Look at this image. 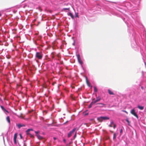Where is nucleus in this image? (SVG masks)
<instances>
[{
  "label": "nucleus",
  "instance_id": "2",
  "mask_svg": "<svg viewBox=\"0 0 146 146\" xmlns=\"http://www.w3.org/2000/svg\"><path fill=\"white\" fill-rule=\"evenodd\" d=\"M96 100L95 98H94L92 99V101L94 103V104L100 101L101 99V97L99 96L98 97H97V95H96Z\"/></svg>",
  "mask_w": 146,
  "mask_h": 146
},
{
  "label": "nucleus",
  "instance_id": "23",
  "mask_svg": "<svg viewBox=\"0 0 146 146\" xmlns=\"http://www.w3.org/2000/svg\"><path fill=\"white\" fill-rule=\"evenodd\" d=\"M68 10V11H70V8H64L62 9V11H64V10Z\"/></svg>",
  "mask_w": 146,
  "mask_h": 146
},
{
  "label": "nucleus",
  "instance_id": "38",
  "mask_svg": "<svg viewBox=\"0 0 146 146\" xmlns=\"http://www.w3.org/2000/svg\"><path fill=\"white\" fill-rule=\"evenodd\" d=\"M110 131L112 133H113V131Z\"/></svg>",
  "mask_w": 146,
  "mask_h": 146
},
{
  "label": "nucleus",
  "instance_id": "31",
  "mask_svg": "<svg viewBox=\"0 0 146 146\" xmlns=\"http://www.w3.org/2000/svg\"><path fill=\"white\" fill-rule=\"evenodd\" d=\"M123 131V130H122V129H121V130H120V133H121Z\"/></svg>",
  "mask_w": 146,
  "mask_h": 146
},
{
  "label": "nucleus",
  "instance_id": "3",
  "mask_svg": "<svg viewBox=\"0 0 146 146\" xmlns=\"http://www.w3.org/2000/svg\"><path fill=\"white\" fill-rule=\"evenodd\" d=\"M76 129V128H74L72 130L70 131V132L68 133V138L70 137L71 136L73 133L75 131Z\"/></svg>",
  "mask_w": 146,
  "mask_h": 146
},
{
  "label": "nucleus",
  "instance_id": "25",
  "mask_svg": "<svg viewBox=\"0 0 146 146\" xmlns=\"http://www.w3.org/2000/svg\"><path fill=\"white\" fill-rule=\"evenodd\" d=\"M35 133H36V135H38V134L39 133V131H35Z\"/></svg>",
  "mask_w": 146,
  "mask_h": 146
},
{
  "label": "nucleus",
  "instance_id": "28",
  "mask_svg": "<svg viewBox=\"0 0 146 146\" xmlns=\"http://www.w3.org/2000/svg\"><path fill=\"white\" fill-rule=\"evenodd\" d=\"M76 132L75 134L74 137V138H75L76 137Z\"/></svg>",
  "mask_w": 146,
  "mask_h": 146
},
{
  "label": "nucleus",
  "instance_id": "1",
  "mask_svg": "<svg viewBox=\"0 0 146 146\" xmlns=\"http://www.w3.org/2000/svg\"><path fill=\"white\" fill-rule=\"evenodd\" d=\"M43 56V54L42 52H36L35 54L36 58L38 59H42Z\"/></svg>",
  "mask_w": 146,
  "mask_h": 146
},
{
  "label": "nucleus",
  "instance_id": "10",
  "mask_svg": "<svg viewBox=\"0 0 146 146\" xmlns=\"http://www.w3.org/2000/svg\"><path fill=\"white\" fill-rule=\"evenodd\" d=\"M108 92L109 94L110 95H114V93L110 89L108 90Z\"/></svg>",
  "mask_w": 146,
  "mask_h": 146
},
{
  "label": "nucleus",
  "instance_id": "21",
  "mask_svg": "<svg viewBox=\"0 0 146 146\" xmlns=\"http://www.w3.org/2000/svg\"><path fill=\"white\" fill-rule=\"evenodd\" d=\"M27 135H29L30 137L31 138H34V136L32 134H30L29 133H28V134H27Z\"/></svg>",
  "mask_w": 146,
  "mask_h": 146
},
{
  "label": "nucleus",
  "instance_id": "15",
  "mask_svg": "<svg viewBox=\"0 0 146 146\" xmlns=\"http://www.w3.org/2000/svg\"><path fill=\"white\" fill-rule=\"evenodd\" d=\"M1 109H2V110L4 111H6L7 112H8V111H7L5 108H4V107L3 106H1Z\"/></svg>",
  "mask_w": 146,
  "mask_h": 146
},
{
  "label": "nucleus",
  "instance_id": "8",
  "mask_svg": "<svg viewBox=\"0 0 146 146\" xmlns=\"http://www.w3.org/2000/svg\"><path fill=\"white\" fill-rule=\"evenodd\" d=\"M17 126L20 129L21 127L25 126V125L24 124H19L17 125Z\"/></svg>",
  "mask_w": 146,
  "mask_h": 146
},
{
  "label": "nucleus",
  "instance_id": "40",
  "mask_svg": "<svg viewBox=\"0 0 146 146\" xmlns=\"http://www.w3.org/2000/svg\"><path fill=\"white\" fill-rule=\"evenodd\" d=\"M31 112V111H29V113H30Z\"/></svg>",
  "mask_w": 146,
  "mask_h": 146
},
{
  "label": "nucleus",
  "instance_id": "30",
  "mask_svg": "<svg viewBox=\"0 0 146 146\" xmlns=\"http://www.w3.org/2000/svg\"><path fill=\"white\" fill-rule=\"evenodd\" d=\"M109 127H112V125L111 124H110V125H109Z\"/></svg>",
  "mask_w": 146,
  "mask_h": 146
},
{
  "label": "nucleus",
  "instance_id": "32",
  "mask_svg": "<svg viewBox=\"0 0 146 146\" xmlns=\"http://www.w3.org/2000/svg\"><path fill=\"white\" fill-rule=\"evenodd\" d=\"M63 141L65 143L66 142V140L65 139H63Z\"/></svg>",
  "mask_w": 146,
  "mask_h": 146
},
{
  "label": "nucleus",
  "instance_id": "22",
  "mask_svg": "<svg viewBox=\"0 0 146 146\" xmlns=\"http://www.w3.org/2000/svg\"><path fill=\"white\" fill-rule=\"evenodd\" d=\"M116 136H117V135H116V133H114L113 134V140H114L116 138Z\"/></svg>",
  "mask_w": 146,
  "mask_h": 146
},
{
  "label": "nucleus",
  "instance_id": "13",
  "mask_svg": "<svg viewBox=\"0 0 146 146\" xmlns=\"http://www.w3.org/2000/svg\"><path fill=\"white\" fill-rule=\"evenodd\" d=\"M94 104H95L92 101V102L91 103L90 105H89L88 107L89 108H91L92 106Z\"/></svg>",
  "mask_w": 146,
  "mask_h": 146
},
{
  "label": "nucleus",
  "instance_id": "4",
  "mask_svg": "<svg viewBox=\"0 0 146 146\" xmlns=\"http://www.w3.org/2000/svg\"><path fill=\"white\" fill-rule=\"evenodd\" d=\"M76 56L77 58V59L78 60V61L81 64H83V62L81 60L80 56V54H78L76 55Z\"/></svg>",
  "mask_w": 146,
  "mask_h": 146
},
{
  "label": "nucleus",
  "instance_id": "36",
  "mask_svg": "<svg viewBox=\"0 0 146 146\" xmlns=\"http://www.w3.org/2000/svg\"><path fill=\"white\" fill-rule=\"evenodd\" d=\"M20 136L21 137V138H22V135H21V134H20Z\"/></svg>",
  "mask_w": 146,
  "mask_h": 146
},
{
  "label": "nucleus",
  "instance_id": "33",
  "mask_svg": "<svg viewBox=\"0 0 146 146\" xmlns=\"http://www.w3.org/2000/svg\"><path fill=\"white\" fill-rule=\"evenodd\" d=\"M122 111H123L124 112H125L126 113H127V112L126 111L123 110Z\"/></svg>",
  "mask_w": 146,
  "mask_h": 146
},
{
  "label": "nucleus",
  "instance_id": "37",
  "mask_svg": "<svg viewBox=\"0 0 146 146\" xmlns=\"http://www.w3.org/2000/svg\"><path fill=\"white\" fill-rule=\"evenodd\" d=\"M75 88L74 86H73L72 87V88Z\"/></svg>",
  "mask_w": 146,
  "mask_h": 146
},
{
  "label": "nucleus",
  "instance_id": "16",
  "mask_svg": "<svg viewBox=\"0 0 146 146\" xmlns=\"http://www.w3.org/2000/svg\"><path fill=\"white\" fill-rule=\"evenodd\" d=\"M137 108L141 110H143L144 109V107L141 106H137Z\"/></svg>",
  "mask_w": 146,
  "mask_h": 146
},
{
  "label": "nucleus",
  "instance_id": "20",
  "mask_svg": "<svg viewBox=\"0 0 146 146\" xmlns=\"http://www.w3.org/2000/svg\"><path fill=\"white\" fill-rule=\"evenodd\" d=\"M94 91L95 92H97L98 90L96 86L94 87Z\"/></svg>",
  "mask_w": 146,
  "mask_h": 146
},
{
  "label": "nucleus",
  "instance_id": "18",
  "mask_svg": "<svg viewBox=\"0 0 146 146\" xmlns=\"http://www.w3.org/2000/svg\"><path fill=\"white\" fill-rule=\"evenodd\" d=\"M33 129H28L27 131H26V132L27 133V134H28V133H29V132L31 131H33Z\"/></svg>",
  "mask_w": 146,
  "mask_h": 146
},
{
  "label": "nucleus",
  "instance_id": "35",
  "mask_svg": "<svg viewBox=\"0 0 146 146\" xmlns=\"http://www.w3.org/2000/svg\"><path fill=\"white\" fill-rule=\"evenodd\" d=\"M55 84V82H53L52 84V85H54V84Z\"/></svg>",
  "mask_w": 146,
  "mask_h": 146
},
{
  "label": "nucleus",
  "instance_id": "29",
  "mask_svg": "<svg viewBox=\"0 0 146 146\" xmlns=\"http://www.w3.org/2000/svg\"><path fill=\"white\" fill-rule=\"evenodd\" d=\"M111 124V125H112V124H113V121H112L111 122V123H110Z\"/></svg>",
  "mask_w": 146,
  "mask_h": 146
},
{
  "label": "nucleus",
  "instance_id": "17",
  "mask_svg": "<svg viewBox=\"0 0 146 146\" xmlns=\"http://www.w3.org/2000/svg\"><path fill=\"white\" fill-rule=\"evenodd\" d=\"M102 117V118H103V120H106V119H109V118L107 117H106V116H105V117Z\"/></svg>",
  "mask_w": 146,
  "mask_h": 146
},
{
  "label": "nucleus",
  "instance_id": "41",
  "mask_svg": "<svg viewBox=\"0 0 146 146\" xmlns=\"http://www.w3.org/2000/svg\"><path fill=\"white\" fill-rule=\"evenodd\" d=\"M52 58H54V56H52Z\"/></svg>",
  "mask_w": 146,
  "mask_h": 146
},
{
  "label": "nucleus",
  "instance_id": "24",
  "mask_svg": "<svg viewBox=\"0 0 146 146\" xmlns=\"http://www.w3.org/2000/svg\"><path fill=\"white\" fill-rule=\"evenodd\" d=\"M75 17H78V18L79 17V16H78V13H75Z\"/></svg>",
  "mask_w": 146,
  "mask_h": 146
},
{
  "label": "nucleus",
  "instance_id": "9",
  "mask_svg": "<svg viewBox=\"0 0 146 146\" xmlns=\"http://www.w3.org/2000/svg\"><path fill=\"white\" fill-rule=\"evenodd\" d=\"M97 119L98 120V121L100 122H102L103 120V119L102 117H98L97 118Z\"/></svg>",
  "mask_w": 146,
  "mask_h": 146
},
{
  "label": "nucleus",
  "instance_id": "6",
  "mask_svg": "<svg viewBox=\"0 0 146 146\" xmlns=\"http://www.w3.org/2000/svg\"><path fill=\"white\" fill-rule=\"evenodd\" d=\"M17 137V133H15L14 135V143L15 144H17V141H16V139Z\"/></svg>",
  "mask_w": 146,
  "mask_h": 146
},
{
  "label": "nucleus",
  "instance_id": "11",
  "mask_svg": "<svg viewBox=\"0 0 146 146\" xmlns=\"http://www.w3.org/2000/svg\"><path fill=\"white\" fill-rule=\"evenodd\" d=\"M68 15L70 16L72 19H73L74 18V16L73 15V14H72V13H70V12L69 13H68Z\"/></svg>",
  "mask_w": 146,
  "mask_h": 146
},
{
  "label": "nucleus",
  "instance_id": "14",
  "mask_svg": "<svg viewBox=\"0 0 146 146\" xmlns=\"http://www.w3.org/2000/svg\"><path fill=\"white\" fill-rule=\"evenodd\" d=\"M36 136L38 137V138L39 139H42L43 137L39 135H36Z\"/></svg>",
  "mask_w": 146,
  "mask_h": 146
},
{
  "label": "nucleus",
  "instance_id": "27",
  "mask_svg": "<svg viewBox=\"0 0 146 146\" xmlns=\"http://www.w3.org/2000/svg\"><path fill=\"white\" fill-rule=\"evenodd\" d=\"M116 127V125L115 124H113V127L114 129H115Z\"/></svg>",
  "mask_w": 146,
  "mask_h": 146
},
{
  "label": "nucleus",
  "instance_id": "12",
  "mask_svg": "<svg viewBox=\"0 0 146 146\" xmlns=\"http://www.w3.org/2000/svg\"><path fill=\"white\" fill-rule=\"evenodd\" d=\"M97 104H99L100 105V106H98L100 107H102L104 106L105 105L104 104L102 103H98Z\"/></svg>",
  "mask_w": 146,
  "mask_h": 146
},
{
  "label": "nucleus",
  "instance_id": "19",
  "mask_svg": "<svg viewBox=\"0 0 146 146\" xmlns=\"http://www.w3.org/2000/svg\"><path fill=\"white\" fill-rule=\"evenodd\" d=\"M6 119L8 123H10V117L9 116H7V117Z\"/></svg>",
  "mask_w": 146,
  "mask_h": 146
},
{
  "label": "nucleus",
  "instance_id": "5",
  "mask_svg": "<svg viewBox=\"0 0 146 146\" xmlns=\"http://www.w3.org/2000/svg\"><path fill=\"white\" fill-rule=\"evenodd\" d=\"M131 113L134 116L136 117L137 119L138 118V117L137 114L135 112V111L134 109H133L131 110Z\"/></svg>",
  "mask_w": 146,
  "mask_h": 146
},
{
  "label": "nucleus",
  "instance_id": "34",
  "mask_svg": "<svg viewBox=\"0 0 146 146\" xmlns=\"http://www.w3.org/2000/svg\"><path fill=\"white\" fill-rule=\"evenodd\" d=\"M53 139H54V140H55L56 139V137H54L53 138Z\"/></svg>",
  "mask_w": 146,
  "mask_h": 146
},
{
  "label": "nucleus",
  "instance_id": "39",
  "mask_svg": "<svg viewBox=\"0 0 146 146\" xmlns=\"http://www.w3.org/2000/svg\"><path fill=\"white\" fill-rule=\"evenodd\" d=\"M1 14L0 13V17H1Z\"/></svg>",
  "mask_w": 146,
  "mask_h": 146
},
{
  "label": "nucleus",
  "instance_id": "7",
  "mask_svg": "<svg viewBox=\"0 0 146 146\" xmlns=\"http://www.w3.org/2000/svg\"><path fill=\"white\" fill-rule=\"evenodd\" d=\"M86 82L88 85V86L90 87V86L91 84L88 81L87 78L86 76Z\"/></svg>",
  "mask_w": 146,
  "mask_h": 146
},
{
  "label": "nucleus",
  "instance_id": "26",
  "mask_svg": "<svg viewBox=\"0 0 146 146\" xmlns=\"http://www.w3.org/2000/svg\"><path fill=\"white\" fill-rule=\"evenodd\" d=\"M126 121L128 123V124H129L130 122H129V121L128 120V119H126Z\"/></svg>",
  "mask_w": 146,
  "mask_h": 146
}]
</instances>
